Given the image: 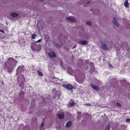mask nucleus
Here are the masks:
<instances>
[{
    "instance_id": "1",
    "label": "nucleus",
    "mask_w": 130,
    "mask_h": 130,
    "mask_svg": "<svg viewBox=\"0 0 130 130\" xmlns=\"http://www.w3.org/2000/svg\"><path fill=\"white\" fill-rule=\"evenodd\" d=\"M25 78L24 75L22 73L20 74L18 76L17 78V82L19 83H22L23 84L25 83Z\"/></svg>"
},
{
    "instance_id": "11",
    "label": "nucleus",
    "mask_w": 130,
    "mask_h": 130,
    "mask_svg": "<svg viewBox=\"0 0 130 130\" xmlns=\"http://www.w3.org/2000/svg\"><path fill=\"white\" fill-rule=\"evenodd\" d=\"M67 20L71 21L72 22H75V20L74 19L70 17H67Z\"/></svg>"
},
{
    "instance_id": "17",
    "label": "nucleus",
    "mask_w": 130,
    "mask_h": 130,
    "mask_svg": "<svg viewBox=\"0 0 130 130\" xmlns=\"http://www.w3.org/2000/svg\"><path fill=\"white\" fill-rule=\"evenodd\" d=\"M37 71L38 73L39 76H42L43 75V74L39 70H38Z\"/></svg>"
},
{
    "instance_id": "5",
    "label": "nucleus",
    "mask_w": 130,
    "mask_h": 130,
    "mask_svg": "<svg viewBox=\"0 0 130 130\" xmlns=\"http://www.w3.org/2000/svg\"><path fill=\"white\" fill-rule=\"evenodd\" d=\"M48 55L49 56L52 58H54L56 57L55 53L53 51H50L49 52Z\"/></svg>"
},
{
    "instance_id": "24",
    "label": "nucleus",
    "mask_w": 130,
    "mask_h": 130,
    "mask_svg": "<svg viewBox=\"0 0 130 130\" xmlns=\"http://www.w3.org/2000/svg\"><path fill=\"white\" fill-rule=\"evenodd\" d=\"M126 121L127 122L130 123V119L127 118L126 119Z\"/></svg>"
},
{
    "instance_id": "27",
    "label": "nucleus",
    "mask_w": 130,
    "mask_h": 130,
    "mask_svg": "<svg viewBox=\"0 0 130 130\" xmlns=\"http://www.w3.org/2000/svg\"><path fill=\"white\" fill-rule=\"evenodd\" d=\"M22 67H21L20 66H19L18 67V68L17 69V70H19L20 69H22Z\"/></svg>"
},
{
    "instance_id": "6",
    "label": "nucleus",
    "mask_w": 130,
    "mask_h": 130,
    "mask_svg": "<svg viewBox=\"0 0 130 130\" xmlns=\"http://www.w3.org/2000/svg\"><path fill=\"white\" fill-rule=\"evenodd\" d=\"M113 23L117 27H119V24L117 22V19L116 18H115L113 19Z\"/></svg>"
},
{
    "instance_id": "13",
    "label": "nucleus",
    "mask_w": 130,
    "mask_h": 130,
    "mask_svg": "<svg viewBox=\"0 0 130 130\" xmlns=\"http://www.w3.org/2000/svg\"><path fill=\"white\" fill-rule=\"evenodd\" d=\"M81 43L82 44L85 45L87 43V42L86 41L83 40L81 41H79V43L80 44V43Z\"/></svg>"
},
{
    "instance_id": "21",
    "label": "nucleus",
    "mask_w": 130,
    "mask_h": 130,
    "mask_svg": "<svg viewBox=\"0 0 130 130\" xmlns=\"http://www.w3.org/2000/svg\"><path fill=\"white\" fill-rule=\"evenodd\" d=\"M24 92H20L19 94V96L20 97L21 96H23L24 94Z\"/></svg>"
},
{
    "instance_id": "3",
    "label": "nucleus",
    "mask_w": 130,
    "mask_h": 130,
    "mask_svg": "<svg viewBox=\"0 0 130 130\" xmlns=\"http://www.w3.org/2000/svg\"><path fill=\"white\" fill-rule=\"evenodd\" d=\"M15 66L14 65L8 64V65H5V67L7 70V71L8 72H11L12 69Z\"/></svg>"
},
{
    "instance_id": "19",
    "label": "nucleus",
    "mask_w": 130,
    "mask_h": 130,
    "mask_svg": "<svg viewBox=\"0 0 130 130\" xmlns=\"http://www.w3.org/2000/svg\"><path fill=\"white\" fill-rule=\"evenodd\" d=\"M69 104L70 106H72L75 105V103L73 102H70Z\"/></svg>"
},
{
    "instance_id": "29",
    "label": "nucleus",
    "mask_w": 130,
    "mask_h": 130,
    "mask_svg": "<svg viewBox=\"0 0 130 130\" xmlns=\"http://www.w3.org/2000/svg\"><path fill=\"white\" fill-rule=\"evenodd\" d=\"M0 31L2 32H3V33H5L4 31H3V29H0Z\"/></svg>"
},
{
    "instance_id": "4",
    "label": "nucleus",
    "mask_w": 130,
    "mask_h": 130,
    "mask_svg": "<svg viewBox=\"0 0 130 130\" xmlns=\"http://www.w3.org/2000/svg\"><path fill=\"white\" fill-rule=\"evenodd\" d=\"M63 86L68 90H72L73 88V86L70 84L63 85Z\"/></svg>"
},
{
    "instance_id": "18",
    "label": "nucleus",
    "mask_w": 130,
    "mask_h": 130,
    "mask_svg": "<svg viewBox=\"0 0 130 130\" xmlns=\"http://www.w3.org/2000/svg\"><path fill=\"white\" fill-rule=\"evenodd\" d=\"M110 125L109 124L108 125L106 128V130H110Z\"/></svg>"
},
{
    "instance_id": "2",
    "label": "nucleus",
    "mask_w": 130,
    "mask_h": 130,
    "mask_svg": "<svg viewBox=\"0 0 130 130\" xmlns=\"http://www.w3.org/2000/svg\"><path fill=\"white\" fill-rule=\"evenodd\" d=\"M17 61L14 60L13 58L10 57L8 58L7 60L8 64L14 65L15 66Z\"/></svg>"
},
{
    "instance_id": "25",
    "label": "nucleus",
    "mask_w": 130,
    "mask_h": 130,
    "mask_svg": "<svg viewBox=\"0 0 130 130\" xmlns=\"http://www.w3.org/2000/svg\"><path fill=\"white\" fill-rule=\"evenodd\" d=\"M37 46V47H38V48H39L38 49H37L36 50L38 51H40L41 50V47L40 46Z\"/></svg>"
},
{
    "instance_id": "35",
    "label": "nucleus",
    "mask_w": 130,
    "mask_h": 130,
    "mask_svg": "<svg viewBox=\"0 0 130 130\" xmlns=\"http://www.w3.org/2000/svg\"><path fill=\"white\" fill-rule=\"evenodd\" d=\"M40 1H43L44 0H40Z\"/></svg>"
},
{
    "instance_id": "26",
    "label": "nucleus",
    "mask_w": 130,
    "mask_h": 130,
    "mask_svg": "<svg viewBox=\"0 0 130 130\" xmlns=\"http://www.w3.org/2000/svg\"><path fill=\"white\" fill-rule=\"evenodd\" d=\"M116 104L118 106H121V104H120L119 103H116Z\"/></svg>"
},
{
    "instance_id": "12",
    "label": "nucleus",
    "mask_w": 130,
    "mask_h": 130,
    "mask_svg": "<svg viewBox=\"0 0 130 130\" xmlns=\"http://www.w3.org/2000/svg\"><path fill=\"white\" fill-rule=\"evenodd\" d=\"M52 78L53 79H55L54 82V83H56L58 82V78L55 77V76H52Z\"/></svg>"
},
{
    "instance_id": "14",
    "label": "nucleus",
    "mask_w": 130,
    "mask_h": 130,
    "mask_svg": "<svg viewBox=\"0 0 130 130\" xmlns=\"http://www.w3.org/2000/svg\"><path fill=\"white\" fill-rule=\"evenodd\" d=\"M102 48L104 50H107V45L106 44H102Z\"/></svg>"
},
{
    "instance_id": "15",
    "label": "nucleus",
    "mask_w": 130,
    "mask_h": 130,
    "mask_svg": "<svg viewBox=\"0 0 130 130\" xmlns=\"http://www.w3.org/2000/svg\"><path fill=\"white\" fill-rule=\"evenodd\" d=\"M124 6L125 7H128V3L127 0H125L124 3Z\"/></svg>"
},
{
    "instance_id": "37",
    "label": "nucleus",
    "mask_w": 130,
    "mask_h": 130,
    "mask_svg": "<svg viewBox=\"0 0 130 130\" xmlns=\"http://www.w3.org/2000/svg\"><path fill=\"white\" fill-rule=\"evenodd\" d=\"M123 81V80H122L121 81V82H122Z\"/></svg>"
},
{
    "instance_id": "9",
    "label": "nucleus",
    "mask_w": 130,
    "mask_h": 130,
    "mask_svg": "<svg viewBox=\"0 0 130 130\" xmlns=\"http://www.w3.org/2000/svg\"><path fill=\"white\" fill-rule=\"evenodd\" d=\"M58 117L59 119H63L64 117V114L62 115L59 114L58 115Z\"/></svg>"
},
{
    "instance_id": "7",
    "label": "nucleus",
    "mask_w": 130,
    "mask_h": 130,
    "mask_svg": "<svg viewBox=\"0 0 130 130\" xmlns=\"http://www.w3.org/2000/svg\"><path fill=\"white\" fill-rule=\"evenodd\" d=\"M91 87L93 88L95 90L98 91L99 90V88L97 86L93 84H91Z\"/></svg>"
},
{
    "instance_id": "23",
    "label": "nucleus",
    "mask_w": 130,
    "mask_h": 130,
    "mask_svg": "<svg viewBox=\"0 0 130 130\" xmlns=\"http://www.w3.org/2000/svg\"><path fill=\"white\" fill-rule=\"evenodd\" d=\"M86 24L90 25H92V23L91 22L88 21L87 22Z\"/></svg>"
},
{
    "instance_id": "32",
    "label": "nucleus",
    "mask_w": 130,
    "mask_h": 130,
    "mask_svg": "<svg viewBox=\"0 0 130 130\" xmlns=\"http://www.w3.org/2000/svg\"><path fill=\"white\" fill-rule=\"evenodd\" d=\"M109 65L111 67V66H112L110 63H109Z\"/></svg>"
},
{
    "instance_id": "28",
    "label": "nucleus",
    "mask_w": 130,
    "mask_h": 130,
    "mask_svg": "<svg viewBox=\"0 0 130 130\" xmlns=\"http://www.w3.org/2000/svg\"><path fill=\"white\" fill-rule=\"evenodd\" d=\"M41 39L40 40H38L37 41H36V42L37 43L40 42L41 41Z\"/></svg>"
},
{
    "instance_id": "30",
    "label": "nucleus",
    "mask_w": 130,
    "mask_h": 130,
    "mask_svg": "<svg viewBox=\"0 0 130 130\" xmlns=\"http://www.w3.org/2000/svg\"><path fill=\"white\" fill-rule=\"evenodd\" d=\"M44 124L43 123H42L41 125V127H43L44 126Z\"/></svg>"
},
{
    "instance_id": "8",
    "label": "nucleus",
    "mask_w": 130,
    "mask_h": 130,
    "mask_svg": "<svg viewBox=\"0 0 130 130\" xmlns=\"http://www.w3.org/2000/svg\"><path fill=\"white\" fill-rule=\"evenodd\" d=\"M72 125V123L71 121H69L66 123V127L67 128L70 127Z\"/></svg>"
},
{
    "instance_id": "36",
    "label": "nucleus",
    "mask_w": 130,
    "mask_h": 130,
    "mask_svg": "<svg viewBox=\"0 0 130 130\" xmlns=\"http://www.w3.org/2000/svg\"><path fill=\"white\" fill-rule=\"evenodd\" d=\"M15 57V58H18V57H17V56H16Z\"/></svg>"
},
{
    "instance_id": "16",
    "label": "nucleus",
    "mask_w": 130,
    "mask_h": 130,
    "mask_svg": "<svg viewBox=\"0 0 130 130\" xmlns=\"http://www.w3.org/2000/svg\"><path fill=\"white\" fill-rule=\"evenodd\" d=\"M76 80L77 81V82H78L80 84H82L83 82V80H82L76 79Z\"/></svg>"
},
{
    "instance_id": "33",
    "label": "nucleus",
    "mask_w": 130,
    "mask_h": 130,
    "mask_svg": "<svg viewBox=\"0 0 130 130\" xmlns=\"http://www.w3.org/2000/svg\"><path fill=\"white\" fill-rule=\"evenodd\" d=\"M86 105L87 106H90V104L89 103H87L86 104Z\"/></svg>"
},
{
    "instance_id": "38",
    "label": "nucleus",
    "mask_w": 130,
    "mask_h": 130,
    "mask_svg": "<svg viewBox=\"0 0 130 130\" xmlns=\"http://www.w3.org/2000/svg\"><path fill=\"white\" fill-rule=\"evenodd\" d=\"M40 129H41V128H40Z\"/></svg>"
},
{
    "instance_id": "34",
    "label": "nucleus",
    "mask_w": 130,
    "mask_h": 130,
    "mask_svg": "<svg viewBox=\"0 0 130 130\" xmlns=\"http://www.w3.org/2000/svg\"><path fill=\"white\" fill-rule=\"evenodd\" d=\"M90 3V2L88 1L87 2V4H89Z\"/></svg>"
},
{
    "instance_id": "22",
    "label": "nucleus",
    "mask_w": 130,
    "mask_h": 130,
    "mask_svg": "<svg viewBox=\"0 0 130 130\" xmlns=\"http://www.w3.org/2000/svg\"><path fill=\"white\" fill-rule=\"evenodd\" d=\"M36 36V35L35 34H33L31 36V39H34L35 37Z\"/></svg>"
},
{
    "instance_id": "20",
    "label": "nucleus",
    "mask_w": 130,
    "mask_h": 130,
    "mask_svg": "<svg viewBox=\"0 0 130 130\" xmlns=\"http://www.w3.org/2000/svg\"><path fill=\"white\" fill-rule=\"evenodd\" d=\"M55 45L56 47L58 48H60L61 47L60 45L58 43H56Z\"/></svg>"
},
{
    "instance_id": "31",
    "label": "nucleus",
    "mask_w": 130,
    "mask_h": 130,
    "mask_svg": "<svg viewBox=\"0 0 130 130\" xmlns=\"http://www.w3.org/2000/svg\"><path fill=\"white\" fill-rule=\"evenodd\" d=\"M31 48L32 49V50H34V51L36 50L35 48L34 49V48H32V47L31 46Z\"/></svg>"
},
{
    "instance_id": "10",
    "label": "nucleus",
    "mask_w": 130,
    "mask_h": 130,
    "mask_svg": "<svg viewBox=\"0 0 130 130\" xmlns=\"http://www.w3.org/2000/svg\"><path fill=\"white\" fill-rule=\"evenodd\" d=\"M10 15L12 17H14L18 16L19 15L18 13L13 12L11 13H10Z\"/></svg>"
}]
</instances>
